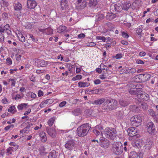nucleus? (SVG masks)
Returning a JSON list of instances; mask_svg holds the SVG:
<instances>
[{"mask_svg": "<svg viewBox=\"0 0 158 158\" xmlns=\"http://www.w3.org/2000/svg\"><path fill=\"white\" fill-rule=\"evenodd\" d=\"M46 31L45 33L47 35H51L52 33L53 30L50 27L46 28Z\"/></svg>", "mask_w": 158, "mask_h": 158, "instance_id": "obj_39", "label": "nucleus"}, {"mask_svg": "<svg viewBox=\"0 0 158 158\" xmlns=\"http://www.w3.org/2000/svg\"><path fill=\"white\" fill-rule=\"evenodd\" d=\"M4 31H7L9 28H10V26L9 24H6L3 27Z\"/></svg>", "mask_w": 158, "mask_h": 158, "instance_id": "obj_55", "label": "nucleus"}, {"mask_svg": "<svg viewBox=\"0 0 158 158\" xmlns=\"http://www.w3.org/2000/svg\"><path fill=\"white\" fill-rule=\"evenodd\" d=\"M56 151L53 150L49 153L48 157V158H56Z\"/></svg>", "mask_w": 158, "mask_h": 158, "instance_id": "obj_32", "label": "nucleus"}, {"mask_svg": "<svg viewBox=\"0 0 158 158\" xmlns=\"http://www.w3.org/2000/svg\"><path fill=\"white\" fill-rule=\"evenodd\" d=\"M149 114L152 116L154 118H156V115L154 111L152 109H149L148 110Z\"/></svg>", "mask_w": 158, "mask_h": 158, "instance_id": "obj_31", "label": "nucleus"}, {"mask_svg": "<svg viewBox=\"0 0 158 158\" xmlns=\"http://www.w3.org/2000/svg\"><path fill=\"white\" fill-rule=\"evenodd\" d=\"M114 10H117L118 11V10H120L121 9V7H120L119 6H117L115 4L114 6Z\"/></svg>", "mask_w": 158, "mask_h": 158, "instance_id": "obj_46", "label": "nucleus"}, {"mask_svg": "<svg viewBox=\"0 0 158 158\" xmlns=\"http://www.w3.org/2000/svg\"><path fill=\"white\" fill-rule=\"evenodd\" d=\"M55 120V118L53 117L50 119L48 121V124L50 126H52Z\"/></svg>", "mask_w": 158, "mask_h": 158, "instance_id": "obj_34", "label": "nucleus"}, {"mask_svg": "<svg viewBox=\"0 0 158 158\" xmlns=\"http://www.w3.org/2000/svg\"><path fill=\"white\" fill-rule=\"evenodd\" d=\"M94 90H86L85 92L88 94H94Z\"/></svg>", "mask_w": 158, "mask_h": 158, "instance_id": "obj_53", "label": "nucleus"}, {"mask_svg": "<svg viewBox=\"0 0 158 158\" xmlns=\"http://www.w3.org/2000/svg\"><path fill=\"white\" fill-rule=\"evenodd\" d=\"M39 135L41 137V140L42 142H44L47 141L46 135L44 132H40L39 133Z\"/></svg>", "mask_w": 158, "mask_h": 158, "instance_id": "obj_21", "label": "nucleus"}, {"mask_svg": "<svg viewBox=\"0 0 158 158\" xmlns=\"http://www.w3.org/2000/svg\"><path fill=\"white\" fill-rule=\"evenodd\" d=\"M35 64L39 67H44L48 65V63L47 62L45 61L44 60L39 59L37 60L35 62Z\"/></svg>", "mask_w": 158, "mask_h": 158, "instance_id": "obj_14", "label": "nucleus"}, {"mask_svg": "<svg viewBox=\"0 0 158 158\" xmlns=\"http://www.w3.org/2000/svg\"><path fill=\"white\" fill-rule=\"evenodd\" d=\"M4 31L3 27L2 26V25H0V33H4Z\"/></svg>", "mask_w": 158, "mask_h": 158, "instance_id": "obj_59", "label": "nucleus"}, {"mask_svg": "<svg viewBox=\"0 0 158 158\" xmlns=\"http://www.w3.org/2000/svg\"><path fill=\"white\" fill-rule=\"evenodd\" d=\"M93 132L96 135H99L100 133V132L98 130L96 129H94Z\"/></svg>", "mask_w": 158, "mask_h": 158, "instance_id": "obj_50", "label": "nucleus"}, {"mask_svg": "<svg viewBox=\"0 0 158 158\" xmlns=\"http://www.w3.org/2000/svg\"><path fill=\"white\" fill-rule=\"evenodd\" d=\"M15 107L14 106H12L10 107V108L8 109V111L10 112H11V113L13 114L16 112V111L15 110Z\"/></svg>", "mask_w": 158, "mask_h": 158, "instance_id": "obj_38", "label": "nucleus"}, {"mask_svg": "<svg viewBox=\"0 0 158 158\" xmlns=\"http://www.w3.org/2000/svg\"><path fill=\"white\" fill-rule=\"evenodd\" d=\"M146 55V53L144 52H139V55L141 56H143Z\"/></svg>", "mask_w": 158, "mask_h": 158, "instance_id": "obj_61", "label": "nucleus"}, {"mask_svg": "<svg viewBox=\"0 0 158 158\" xmlns=\"http://www.w3.org/2000/svg\"><path fill=\"white\" fill-rule=\"evenodd\" d=\"M96 71L97 73H102V70L101 68H98L96 69Z\"/></svg>", "mask_w": 158, "mask_h": 158, "instance_id": "obj_64", "label": "nucleus"}, {"mask_svg": "<svg viewBox=\"0 0 158 158\" xmlns=\"http://www.w3.org/2000/svg\"><path fill=\"white\" fill-rule=\"evenodd\" d=\"M14 9L17 11H19L22 9L21 4L19 2H15L14 4Z\"/></svg>", "mask_w": 158, "mask_h": 158, "instance_id": "obj_20", "label": "nucleus"}, {"mask_svg": "<svg viewBox=\"0 0 158 158\" xmlns=\"http://www.w3.org/2000/svg\"><path fill=\"white\" fill-rule=\"evenodd\" d=\"M98 4L97 0H88L87 5L88 7L92 8H94Z\"/></svg>", "mask_w": 158, "mask_h": 158, "instance_id": "obj_17", "label": "nucleus"}, {"mask_svg": "<svg viewBox=\"0 0 158 158\" xmlns=\"http://www.w3.org/2000/svg\"><path fill=\"white\" fill-rule=\"evenodd\" d=\"M122 35L123 37L127 38L129 36L124 31L122 32Z\"/></svg>", "mask_w": 158, "mask_h": 158, "instance_id": "obj_49", "label": "nucleus"}, {"mask_svg": "<svg viewBox=\"0 0 158 158\" xmlns=\"http://www.w3.org/2000/svg\"><path fill=\"white\" fill-rule=\"evenodd\" d=\"M135 145L138 148L142 147L143 145L142 141L140 139L136 140L135 141Z\"/></svg>", "mask_w": 158, "mask_h": 158, "instance_id": "obj_29", "label": "nucleus"}, {"mask_svg": "<svg viewBox=\"0 0 158 158\" xmlns=\"http://www.w3.org/2000/svg\"><path fill=\"white\" fill-rule=\"evenodd\" d=\"M131 123L133 126L137 127L141 125L142 118L139 115H135L131 118Z\"/></svg>", "mask_w": 158, "mask_h": 158, "instance_id": "obj_5", "label": "nucleus"}, {"mask_svg": "<svg viewBox=\"0 0 158 158\" xmlns=\"http://www.w3.org/2000/svg\"><path fill=\"white\" fill-rule=\"evenodd\" d=\"M91 127L89 123H85L79 126L77 130V135L81 137L86 136L88 133Z\"/></svg>", "mask_w": 158, "mask_h": 158, "instance_id": "obj_2", "label": "nucleus"}, {"mask_svg": "<svg viewBox=\"0 0 158 158\" xmlns=\"http://www.w3.org/2000/svg\"><path fill=\"white\" fill-rule=\"evenodd\" d=\"M130 88H131L129 90V93L132 95H135L139 96V95L141 92V89L139 88H136V86L133 84H130L129 85Z\"/></svg>", "mask_w": 158, "mask_h": 158, "instance_id": "obj_6", "label": "nucleus"}, {"mask_svg": "<svg viewBox=\"0 0 158 158\" xmlns=\"http://www.w3.org/2000/svg\"><path fill=\"white\" fill-rule=\"evenodd\" d=\"M46 131L48 135L53 138L55 137L56 132L54 129L49 127L46 128Z\"/></svg>", "mask_w": 158, "mask_h": 158, "instance_id": "obj_16", "label": "nucleus"}, {"mask_svg": "<svg viewBox=\"0 0 158 158\" xmlns=\"http://www.w3.org/2000/svg\"><path fill=\"white\" fill-rule=\"evenodd\" d=\"M119 102L121 106L123 107L128 106L130 103L129 101L124 100L123 99H120Z\"/></svg>", "mask_w": 158, "mask_h": 158, "instance_id": "obj_23", "label": "nucleus"}, {"mask_svg": "<svg viewBox=\"0 0 158 158\" xmlns=\"http://www.w3.org/2000/svg\"><path fill=\"white\" fill-rule=\"evenodd\" d=\"M21 56L20 55H18L16 57V60L18 61H19L21 59Z\"/></svg>", "mask_w": 158, "mask_h": 158, "instance_id": "obj_62", "label": "nucleus"}, {"mask_svg": "<svg viewBox=\"0 0 158 158\" xmlns=\"http://www.w3.org/2000/svg\"><path fill=\"white\" fill-rule=\"evenodd\" d=\"M61 10L64 12V11L68 6L67 0H61L60 2Z\"/></svg>", "mask_w": 158, "mask_h": 158, "instance_id": "obj_15", "label": "nucleus"}, {"mask_svg": "<svg viewBox=\"0 0 158 158\" xmlns=\"http://www.w3.org/2000/svg\"><path fill=\"white\" fill-rule=\"evenodd\" d=\"M123 72L125 73H130L129 69L128 68H123L122 69Z\"/></svg>", "mask_w": 158, "mask_h": 158, "instance_id": "obj_51", "label": "nucleus"}, {"mask_svg": "<svg viewBox=\"0 0 158 158\" xmlns=\"http://www.w3.org/2000/svg\"><path fill=\"white\" fill-rule=\"evenodd\" d=\"M137 63L138 64H144V62L140 60H137Z\"/></svg>", "mask_w": 158, "mask_h": 158, "instance_id": "obj_60", "label": "nucleus"}, {"mask_svg": "<svg viewBox=\"0 0 158 158\" xmlns=\"http://www.w3.org/2000/svg\"><path fill=\"white\" fill-rule=\"evenodd\" d=\"M85 36V35L83 33L80 34L78 35V37L79 38H84Z\"/></svg>", "mask_w": 158, "mask_h": 158, "instance_id": "obj_58", "label": "nucleus"}, {"mask_svg": "<svg viewBox=\"0 0 158 158\" xmlns=\"http://www.w3.org/2000/svg\"><path fill=\"white\" fill-rule=\"evenodd\" d=\"M94 83L95 85L100 84L101 83V81L99 79H96L94 81Z\"/></svg>", "mask_w": 158, "mask_h": 158, "instance_id": "obj_52", "label": "nucleus"}, {"mask_svg": "<svg viewBox=\"0 0 158 158\" xmlns=\"http://www.w3.org/2000/svg\"><path fill=\"white\" fill-rule=\"evenodd\" d=\"M112 151L116 155H120L123 152V146L120 142H114L112 145Z\"/></svg>", "mask_w": 158, "mask_h": 158, "instance_id": "obj_3", "label": "nucleus"}, {"mask_svg": "<svg viewBox=\"0 0 158 158\" xmlns=\"http://www.w3.org/2000/svg\"><path fill=\"white\" fill-rule=\"evenodd\" d=\"M6 64L8 65H10L12 64V61L11 59L9 58H7L6 59Z\"/></svg>", "mask_w": 158, "mask_h": 158, "instance_id": "obj_44", "label": "nucleus"}, {"mask_svg": "<svg viewBox=\"0 0 158 158\" xmlns=\"http://www.w3.org/2000/svg\"><path fill=\"white\" fill-rule=\"evenodd\" d=\"M94 94H98L102 93L103 91L102 89H95L94 90Z\"/></svg>", "mask_w": 158, "mask_h": 158, "instance_id": "obj_37", "label": "nucleus"}, {"mask_svg": "<svg viewBox=\"0 0 158 158\" xmlns=\"http://www.w3.org/2000/svg\"><path fill=\"white\" fill-rule=\"evenodd\" d=\"M27 5L28 8L32 9L35 7L37 4L35 0H27Z\"/></svg>", "mask_w": 158, "mask_h": 158, "instance_id": "obj_13", "label": "nucleus"}, {"mask_svg": "<svg viewBox=\"0 0 158 158\" xmlns=\"http://www.w3.org/2000/svg\"><path fill=\"white\" fill-rule=\"evenodd\" d=\"M153 146V144L152 141L148 139L145 144V148L147 150H149Z\"/></svg>", "mask_w": 158, "mask_h": 158, "instance_id": "obj_19", "label": "nucleus"}, {"mask_svg": "<svg viewBox=\"0 0 158 158\" xmlns=\"http://www.w3.org/2000/svg\"><path fill=\"white\" fill-rule=\"evenodd\" d=\"M139 95L138 98L139 99H141L143 101H148L149 99V95L145 93L142 91H141Z\"/></svg>", "mask_w": 158, "mask_h": 158, "instance_id": "obj_11", "label": "nucleus"}, {"mask_svg": "<svg viewBox=\"0 0 158 158\" xmlns=\"http://www.w3.org/2000/svg\"><path fill=\"white\" fill-rule=\"evenodd\" d=\"M18 37L19 39V40L21 42H24L25 41V38L22 34H19V35H18Z\"/></svg>", "mask_w": 158, "mask_h": 158, "instance_id": "obj_33", "label": "nucleus"}, {"mask_svg": "<svg viewBox=\"0 0 158 158\" xmlns=\"http://www.w3.org/2000/svg\"><path fill=\"white\" fill-rule=\"evenodd\" d=\"M4 36L3 34L0 33V42H3L4 41Z\"/></svg>", "mask_w": 158, "mask_h": 158, "instance_id": "obj_47", "label": "nucleus"}, {"mask_svg": "<svg viewBox=\"0 0 158 158\" xmlns=\"http://www.w3.org/2000/svg\"><path fill=\"white\" fill-rule=\"evenodd\" d=\"M66 29V27L63 26H60L57 28V30L58 32L61 33L65 31Z\"/></svg>", "mask_w": 158, "mask_h": 158, "instance_id": "obj_30", "label": "nucleus"}, {"mask_svg": "<svg viewBox=\"0 0 158 158\" xmlns=\"http://www.w3.org/2000/svg\"><path fill=\"white\" fill-rule=\"evenodd\" d=\"M85 0H77L78 3L82 2V4L80 5L81 9H83L86 6L87 3L86 1H85Z\"/></svg>", "mask_w": 158, "mask_h": 158, "instance_id": "obj_27", "label": "nucleus"}, {"mask_svg": "<svg viewBox=\"0 0 158 158\" xmlns=\"http://www.w3.org/2000/svg\"><path fill=\"white\" fill-rule=\"evenodd\" d=\"M122 57V54H117L115 56V57L117 59H120Z\"/></svg>", "mask_w": 158, "mask_h": 158, "instance_id": "obj_56", "label": "nucleus"}, {"mask_svg": "<svg viewBox=\"0 0 158 158\" xmlns=\"http://www.w3.org/2000/svg\"><path fill=\"white\" fill-rule=\"evenodd\" d=\"M53 101L52 99H49L45 101L44 103H45V104H52L53 102Z\"/></svg>", "mask_w": 158, "mask_h": 158, "instance_id": "obj_42", "label": "nucleus"}, {"mask_svg": "<svg viewBox=\"0 0 158 158\" xmlns=\"http://www.w3.org/2000/svg\"><path fill=\"white\" fill-rule=\"evenodd\" d=\"M129 135L131 137H132L135 138V137H139L140 136L139 135L136 134L137 132L136 128L133 127H131L128 129L127 130Z\"/></svg>", "mask_w": 158, "mask_h": 158, "instance_id": "obj_9", "label": "nucleus"}, {"mask_svg": "<svg viewBox=\"0 0 158 158\" xmlns=\"http://www.w3.org/2000/svg\"><path fill=\"white\" fill-rule=\"evenodd\" d=\"M139 154L135 151H131L129 153L128 158H140L142 155V153Z\"/></svg>", "mask_w": 158, "mask_h": 158, "instance_id": "obj_12", "label": "nucleus"}, {"mask_svg": "<svg viewBox=\"0 0 158 158\" xmlns=\"http://www.w3.org/2000/svg\"><path fill=\"white\" fill-rule=\"evenodd\" d=\"M46 149L43 147L40 148V153L42 155H44L46 154V152L45 151Z\"/></svg>", "mask_w": 158, "mask_h": 158, "instance_id": "obj_35", "label": "nucleus"}, {"mask_svg": "<svg viewBox=\"0 0 158 158\" xmlns=\"http://www.w3.org/2000/svg\"><path fill=\"white\" fill-rule=\"evenodd\" d=\"M142 31V30L141 28H138L136 30V33L140 37L141 36V32Z\"/></svg>", "mask_w": 158, "mask_h": 158, "instance_id": "obj_40", "label": "nucleus"}, {"mask_svg": "<svg viewBox=\"0 0 158 158\" xmlns=\"http://www.w3.org/2000/svg\"><path fill=\"white\" fill-rule=\"evenodd\" d=\"M96 39L97 40H101L104 42H105L106 40V38L105 37L101 36H97L96 37Z\"/></svg>", "mask_w": 158, "mask_h": 158, "instance_id": "obj_41", "label": "nucleus"}, {"mask_svg": "<svg viewBox=\"0 0 158 158\" xmlns=\"http://www.w3.org/2000/svg\"><path fill=\"white\" fill-rule=\"evenodd\" d=\"M116 130L112 128H107L104 131V135L106 137L109 139L113 140L116 136Z\"/></svg>", "mask_w": 158, "mask_h": 158, "instance_id": "obj_4", "label": "nucleus"}, {"mask_svg": "<svg viewBox=\"0 0 158 158\" xmlns=\"http://www.w3.org/2000/svg\"><path fill=\"white\" fill-rule=\"evenodd\" d=\"M99 144L102 147L105 148H107L110 145L109 141L103 137H101L100 138Z\"/></svg>", "mask_w": 158, "mask_h": 158, "instance_id": "obj_8", "label": "nucleus"}, {"mask_svg": "<svg viewBox=\"0 0 158 158\" xmlns=\"http://www.w3.org/2000/svg\"><path fill=\"white\" fill-rule=\"evenodd\" d=\"M131 4L129 3H127L123 6V9L125 10H127L130 7Z\"/></svg>", "mask_w": 158, "mask_h": 158, "instance_id": "obj_36", "label": "nucleus"}, {"mask_svg": "<svg viewBox=\"0 0 158 158\" xmlns=\"http://www.w3.org/2000/svg\"><path fill=\"white\" fill-rule=\"evenodd\" d=\"M27 103H22L18 105L17 107L19 110H22L24 108H27Z\"/></svg>", "mask_w": 158, "mask_h": 158, "instance_id": "obj_28", "label": "nucleus"}, {"mask_svg": "<svg viewBox=\"0 0 158 158\" xmlns=\"http://www.w3.org/2000/svg\"><path fill=\"white\" fill-rule=\"evenodd\" d=\"M43 92L41 90H40L38 91V95L39 97H40L42 96L43 95Z\"/></svg>", "mask_w": 158, "mask_h": 158, "instance_id": "obj_57", "label": "nucleus"}, {"mask_svg": "<svg viewBox=\"0 0 158 158\" xmlns=\"http://www.w3.org/2000/svg\"><path fill=\"white\" fill-rule=\"evenodd\" d=\"M74 143L73 140H70L67 142L65 144V147L69 150L73 148Z\"/></svg>", "mask_w": 158, "mask_h": 158, "instance_id": "obj_18", "label": "nucleus"}, {"mask_svg": "<svg viewBox=\"0 0 158 158\" xmlns=\"http://www.w3.org/2000/svg\"><path fill=\"white\" fill-rule=\"evenodd\" d=\"M130 73L131 74H133L135 73L136 72V70L135 68H131L130 69H129Z\"/></svg>", "mask_w": 158, "mask_h": 158, "instance_id": "obj_54", "label": "nucleus"}, {"mask_svg": "<svg viewBox=\"0 0 158 158\" xmlns=\"http://www.w3.org/2000/svg\"><path fill=\"white\" fill-rule=\"evenodd\" d=\"M105 17L104 14H99L96 16V22H98L103 19Z\"/></svg>", "mask_w": 158, "mask_h": 158, "instance_id": "obj_25", "label": "nucleus"}, {"mask_svg": "<svg viewBox=\"0 0 158 158\" xmlns=\"http://www.w3.org/2000/svg\"><path fill=\"white\" fill-rule=\"evenodd\" d=\"M147 126V131L149 134L153 135L156 133L155 126L153 123L152 122L148 123Z\"/></svg>", "mask_w": 158, "mask_h": 158, "instance_id": "obj_7", "label": "nucleus"}, {"mask_svg": "<svg viewBox=\"0 0 158 158\" xmlns=\"http://www.w3.org/2000/svg\"><path fill=\"white\" fill-rule=\"evenodd\" d=\"M29 35L30 36V38L33 41L35 42H36L38 41V40L37 38H34V37L33 35H32L31 34H29Z\"/></svg>", "mask_w": 158, "mask_h": 158, "instance_id": "obj_45", "label": "nucleus"}, {"mask_svg": "<svg viewBox=\"0 0 158 158\" xmlns=\"http://www.w3.org/2000/svg\"><path fill=\"white\" fill-rule=\"evenodd\" d=\"M136 79L137 78L139 79H141V81L143 82L145 81L148 80V79L151 78V75L150 74L147 73L144 74H141L138 75L136 76Z\"/></svg>", "mask_w": 158, "mask_h": 158, "instance_id": "obj_10", "label": "nucleus"}, {"mask_svg": "<svg viewBox=\"0 0 158 158\" xmlns=\"http://www.w3.org/2000/svg\"><path fill=\"white\" fill-rule=\"evenodd\" d=\"M106 98H102L97 100H95L93 103L95 104L96 105H101L103 103L105 102Z\"/></svg>", "mask_w": 158, "mask_h": 158, "instance_id": "obj_22", "label": "nucleus"}, {"mask_svg": "<svg viewBox=\"0 0 158 158\" xmlns=\"http://www.w3.org/2000/svg\"><path fill=\"white\" fill-rule=\"evenodd\" d=\"M116 17V15L115 14L112 13H108L106 16V19L109 20H111Z\"/></svg>", "mask_w": 158, "mask_h": 158, "instance_id": "obj_24", "label": "nucleus"}, {"mask_svg": "<svg viewBox=\"0 0 158 158\" xmlns=\"http://www.w3.org/2000/svg\"><path fill=\"white\" fill-rule=\"evenodd\" d=\"M96 45V44L94 42H90L89 44V47H94Z\"/></svg>", "mask_w": 158, "mask_h": 158, "instance_id": "obj_63", "label": "nucleus"}, {"mask_svg": "<svg viewBox=\"0 0 158 158\" xmlns=\"http://www.w3.org/2000/svg\"><path fill=\"white\" fill-rule=\"evenodd\" d=\"M78 86L80 87H84L89 86L90 84L87 82H83L81 81L79 82L78 83Z\"/></svg>", "mask_w": 158, "mask_h": 158, "instance_id": "obj_26", "label": "nucleus"}, {"mask_svg": "<svg viewBox=\"0 0 158 158\" xmlns=\"http://www.w3.org/2000/svg\"><path fill=\"white\" fill-rule=\"evenodd\" d=\"M118 104L117 101L115 99H106L105 102L103 104V110L106 111H110L116 108Z\"/></svg>", "mask_w": 158, "mask_h": 158, "instance_id": "obj_1", "label": "nucleus"}, {"mask_svg": "<svg viewBox=\"0 0 158 158\" xmlns=\"http://www.w3.org/2000/svg\"><path fill=\"white\" fill-rule=\"evenodd\" d=\"M66 101H64L60 103L59 106L60 107H62L66 104Z\"/></svg>", "mask_w": 158, "mask_h": 158, "instance_id": "obj_48", "label": "nucleus"}, {"mask_svg": "<svg viewBox=\"0 0 158 158\" xmlns=\"http://www.w3.org/2000/svg\"><path fill=\"white\" fill-rule=\"evenodd\" d=\"M13 148V147H9L6 150L7 152L10 154H11L12 152L14 151Z\"/></svg>", "mask_w": 158, "mask_h": 158, "instance_id": "obj_43", "label": "nucleus"}]
</instances>
